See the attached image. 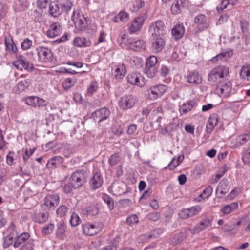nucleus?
<instances>
[{"label":"nucleus","mask_w":250,"mask_h":250,"mask_svg":"<svg viewBox=\"0 0 250 250\" xmlns=\"http://www.w3.org/2000/svg\"><path fill=\"white\" fill-rule=\"evenodd\" d=\"M229 76V68L223 65L212 68L208 75V80L212 83H218L223 79Z\"/></svg>","instance_id":"obj_1"},{"label":"nucleus","mask_w":250,"mask_h":250,"mask_svg":"<svg viewBox=\"0 0 250 250\" xmlns=\"http://www.w3.org/2000/svg\"><path fill=\"white\" fill-rule=\"evenodd\" d=\"M71 20L76 28L78 30L83 31L88 27L87 18L83 16L79 9L73 11Z\"/></svg>","instance_id":"obj_2"},{"label":"nucleus","mask_w":250,"mask_h":250,"mask_svg":"<svg viewBox=\"0 0 250 250\" xmlns=\"http://www.w3.org/2000/svg\"><path fill=\"white\" fill-rule=\"evenodd\" d=\"M167 90V87L162 84H159L149 87L146 92L147 98L154 100L162 96Z\"/></svg>","instance_id":"obj_3"},{"label":"nucleus","mask_w":250,"mask_h":250,"mask_svg":"<svg viewBox=\"0 0 250 250\" xmlns=\"http://www.w3.org/2000/svg\"><path fill=\"white\" fill-rule=\"evenodd\" d=\"M103 225L98 222H85L82 224V232L87 236H93L99 233L103 229Z\"/></svg>","instance_id":"obj_4"},{"label":"nucleus","mask_w":250,"mask_h":250,"mask_svg":"<svg viewBox=\"0 0 250 250\" xmlns=\"http://www.w3.org/2000/svg\"><path fill=\"white\" fill-rule=\"evenodd\" d=\"M150 49L152 53L157 54L161 52L166 45V40L164 36L151 37Z\"/></svg>","instance_id":"obj_5"},{"label":"nucleus","mask_w":250,"mask_h":250,"mask_svg":"<svg viewBox=\"0 0 250 250\" xmlns=\"http://www.w3.org/2000/svg\"><path fill=\"white\" fill-rule=\"evenodd\" d=\"M12 64L17 69L20 70L24 69L31 71L34 69L33 64L28 62L26 58L22 55H17L16 60L13 62Z\"/></svg>","instance_id":"obj_6"},{"label":"nucleus","mask_w":250,"mask_h":250,"mask_svg":"<svg viewBox=\"0 0 250 250\" xmlns=\"http://www.w3.org/2000/svg\"><path fill=\"white\" fill-rule=\"evenodd\" d=\"M70 182L73 184L75 188H78L84 185L86 181L84 172L78 170L74 172L70 178Z\"/></svg>","instance_id":"obj_7"},{"label":"nucleus","mask_w":250,"mask_h":250,"mask_svg":"<svg viewBox=\"0 0 250 250\" xmlns=\"http://www.w3.org/2000/svg\"><path fill=\"white\" fill-rule=\"evenodd\" d=\"M60 201L59 195L57 194H48L44 200V203L42 204V208L46 210L54 209Z\"/></svg>","instance_id":"obj_8"},{"label":"nucleus","mask_w":250,"mask_h":250,"mask_svg":"<svg viewBox=\"0 0 250 250\" xmlns=\"http://www.w3.org/2000/svg\"><path fill=\"white\" fill-rule=\"evenodd\" d=\"M165 28L163 21L158 20L149 25V32L151 34V37L163 36Z\"/></svg>","instance_id":"obj_9"},{"label":"nucleus","mask_w":250,"mask_h":250,"mask_svg":"<svg viewBox=\"0 0 250 250\" xmlns=\"http://www.w3.org/2000/svg\"><path fill=\"white\" fill-rule=\"evenodd\" d=\"M36 50L39 61L47 62L51 60L53 53L50 49L46 47L40 46L37 47Z\"/></svg>","instance_id":"obj_10"},{"label":"nucleus","mask_w":250,"mask_h":250,"mask_svg":"<svg viewBox=\"0 0 250 250\" xmlns=\"http://www.w3.org/2000/svg\"><path fill=\"white\" fill-rule=\"evenodd\" d=\"M146 19L145 15H141L135 18L128 26V31L130 34H134L141 30Z\"/></svg>","instance_id":"obj_11"},{"label":"nucleus","mask_w":250,"mask_h":250,"mask_svg":"<svg viewBox=\"0 0 250 250\" xmlns=\"http://www.w3.org/2000/svg\"><path fill=\"white\" fill-rule=\"evenodd\" d=\"M232 84L229 81L220 83L217 85L216 92L220 97H229L231 92Z\"/></svg>","instance_id":"obj_12"},{"label":"nucleus","mask_w":250,"mask_h":250,"mask_svg":"<svg viewBox=\"0 0 250 250\" xmlns=\"http://www.w3.org/2000/svg\"><path fill=\"white\" fill-rule=\"evenodd\" d=\"M185 78L186 82L193 85L200 84L203 81V79L199 72L196 70H192L187 72Z\"/></svg>","instance_id":"obj_13"},{"label":"nucleus","mask_w":250,"mask_h":250,"mask_svg":"<svg viewBox=\"0 0 250 250\" xmlns=\"http://www.w3.org/2000/svg\"><path fill=\"white\" fill-rule=\"evenodd\" d=\"M135 103L136 99L132 95H125L120 98L119 105L122 109L126 110L132 108Z\"/></svg>","instance_id":"obj_14"},{"label":"nucleus","mask_w":250,"mask_h":250,"mask_svg":"<svg viewBox=\"0 0 250 250\" xmlns=\"http://www.w3.org/2000/svg\"><path fill=\"white\" fill-rule=\"evenodd\" d=\"M26 104L34 108H40L45 106L47 103L44 99L37 96H28L25 99Z\"/></svg>","instance_id":"obj_15"},{"label":"nucleus","mask_w":250,"mask_h":250,"mask_svg":"<svg viewBox=\"0 0 250 250\" xmlns=\"http://www.w3.org/2000/svg\"><path fill=\"white\" fill-rule=\"evenodd\" d=\"M127 82L132 85L143 87L146 83L144 77L138 73H130L127 76Z\"/></svg>","instance_id":"obj_16"},{"label":"nucleus","mask_w":250,"mask_h":250,"mask_svg":"<svg viewBox=\"0 0 250 250\" xmlns=\"http://www.w3.org/2000/svg\"><path fill=\"white\" fill-rule=\"evenodd\" d=\"M112 75L117 80L122 79L126 73L125 65L122 63L115 65L111 70Z\"/></svg>","instance_id":"obj_17"},{"label":"nucleus","mask_w":250,"mask_h":250,"mask_svg":"<svg viewBox=\"0 0 250 250\" xmlns=\"http://www.w3.org/2000/svg\"><path fill=\"white\" fill-rule=\"evenodd\" d=\"M212 219L208 217L203 219L199 223H197L193 228L194 233H199L200 232L207 229L211 226Z\"/></svg>","instance_id":"obj_18"},{"label":"nucleus","mask_w":250,"mask_h":250,"mask_svg":"<svg viewBox=\"0 0 250 250\" xmlns=\"http://www.w3.org/2000/svg\"><path fill=\"white\" fill-rule=\"evenodd\" d=\"M110 115V110L107 108L104 107L95 111L92 116L95 121L100 122L107 119Z\"/></svg>","instance_id":"obj_19"},{"label":"nucleus","mask_w":250,"mask_h":250,"mask_svg":"<svg viewBox=\"0 0 250 250\" xmlns=\"http://www.w3.org/2000/svg\"><path fill=\"white\" fill-rule=\"evenodd\" d=\"M194 23L196 25L198 31L207 29L209 26L207 18L204 14H200L194 18Z\"/></svg>","instance_id":"obj_20"},{"label":"nucleus","mask_w":250,"mask_h":250,"mask_svg":"<svg viewBox=\"0 0 250 250\" xmlns=\"http://www.w3.org/2000/svg\"><path fill=\"white\" fill-rule=\"evenodd\" d=\"M103 183V179L99 172L94 173L89 180V185L92 189H96L101 187Z\"/></svg>","instance_id":"obj_21"},{"label":"nucleus","mask_w":250,"mask_h":250,"mask_svg":"<svg viewBox=\"0 0 250 250\" xmlns=\"http://www.w3.org/2000/svg\"><path fill=\"white\" fill-rule=\"evenodd\" d=\"M128 48L134 51H141L146 48V42L142 39L134 40L132 39L128 46Z\"/></svg>","instance_id":"obj_22"},{"label":"nucleus","mask_w":250,"mask_h":250,"mask_svg":"<svg viewBox=\"0 0 250 250\" xmlns=\"http://www.w3.org/2000/svg\"><path fill=\"white\" fill-rule=\"evenodd\" d=\"M62 30L61 24L59 22H54L50 25L47 31L46 34L47 37L49 38H54L59 35Z\"/></svg>","instance_id":"obj_23"},{"label":"nucleus","mask_w":250,"mask_h":250,"mask_svg":"<svg viewBox=\"0 0 250 250\" xmlns=\"http://www.w3.org/2000/svg\"><path fill=\"white\" fill-rule=\"evenodd\" d=\"M229 190L227 181L225 179L221 180L216 189V193L219 198H222Z\"/></svg>","instance_id":"obj_24"},{"label":"nucleus","mask_w":250,"mask_h":250,"mask_svg":"<svg viewBox=\"0 0 250 250\" xmlns=\"http://www.w3.org/2000/svg\"><path fill=\"white\" fill-rule=\"evenodd\" d=\"M66 228V225L63 222L57 223V229L55 231V235L57 238L62 240L66 237L65 235Z\"/></svg>","instance_id":"obj_25"},{"label":"nucleus","mask_w":250,"mask_h":250,"mask_svg":"<svg viewBox=\"0 0 250 250\" xmlns=\"http://www.w3.org/2000/svg\"><path fill=\"white\" fill-rule=\"evenodd\" d=\"M49 11L50 14L54 17L59 16L62 13L61 2L58 1L51 2L49 5Z\"/></svg>","instance_id":"obj_26"},{"label":"nucleus","mask_w":250,"mask_h":250,"mask_svg":"<svg viewBox=\"0 0 250 250\" xmlns=\"http://www.w3.org/2000/svg\"><path fill=\"white\" fill-rule=\"evenodd\" d=\"M185 29L183 24H176L172 29V35L176 40L182 38L184 35Z\"/></svg>","instance_id":"obj_27"},{"label":"nucleus","mask_w":250,"mask_h":250,"mask_svg":"<svg viewBox=\"0 0 250 250\" xmlns=\"http://www.w3.org/2000/svg\"><path fill=\"white\" fill-rule=\"evenodd\" d=\"M30 234L28 232H23L21 234H17L16 237V240L14 243L13 246L15 248L19 247L21 245L25 243L29 240Z\"/></svg>","instance_id":"obj_28"},{"label":"nucleus","mask_w":250,"mask_h":250,"mask_svg":"<svg viewBox=\"0 0 250 250\" xmlns=\"http://www.w3.org/2000/svg\"><path fill=\"white\" fill-rule=\"evenodd\" d=\"M128 5L132 12H138L145 6V2L143 0H132Z\"/></svg>","instance_id":"obj_29"},{"label":"nucleus","mask_w":250,"mask_h":250,"mask_svg":"<svg viewBox=\"0 0 250 250\" xmlns=\"http://www.w3.org/2000/svg\"><path fill=\"white\" fill-rule=\"evenodd\" d=\"M218 121V118L215 115H212L209 117L206 125V131L208 133H210L212 131Z\"/></svg>","instance_id":"obj_30"},{"label":"nucleus","mask_w":250,"mask_h":250,"mask_svg":"<svg viewBox=\"0 0 250 250\" xmlns=\"http://www.w3.org/2000/svg\"><path fill=\"white\" fill-rule=\"evenodd\" d=\"M74 45L78 47H88L91 45V42L84 38L76 37L73 41Z\"/></svg>","instance_id":"obj_31"},{"label":"nucleus","mask_w":250,"mask_h":250,"mask_svg":"<svg viewBox=\"0 0 250 250\" xmlns=\"http://www.w3.org/2000/svg\"><path fill=\"white\" fill-rule=\"evenodd\" d=\"M194 102L190 101L188 102L184 103L179 107V112L181 115L187 114L189 111L192 110L194 105Z\"/></svg>","instance_id":"obj_32"},{"label":"nucleus","mask_w":250,"mask_h":250,"mask_svg":"<svg viewBox=\"0 0 250 250\" xmlns=\"http://www.w3.org/2000/svg\"><path fill=\"white\" fill-rule=\"evenodd\" d=\"M240 77L244 80L250 81V63L241 67Z\"/></svg>","instance_id":"obj_33"},{"label":"nucleus","mask_w":250,"mask_h":250,"mask_svg":"<svg viewBox=\"0 0 250 250\" xmlns=\"http://www.w3.org/2000/svg\"><path fill=\"white\" fill-rule=\"evenodd\" d=\"M185 0H175L171 7V10L173 14L179 13L184 5Z\"/></svg>","instance_id":"obj_34"},{"label":"nucleus","mask_w":250,"mask_h":250,"mask_svg":"<svg viewBox=\"0 0 250 250\" xmlns=\"http://www.w3.org/2000/svg\"><path fill=\"white\" fill-rule=\"evenodd\" d=\"M187 231L184 230L180 233L174 235L171 239V242L174 245L179 244L187 236Z\"/></svg>","instance_id":"obj_35"},{"label":"nucleus","mask_w":250,"mask_h":250,"mask_svg":"<svg viewBox=\"0 0 250 250\" xmlns=\"http://www.w3.org/2000/svg\"><path fill=\"white\" fill-rule=\"evenodd\" d=\"M238 207L237 202H232L229 204L224 206L221 209V211L224 214H228Z\"/></svg>","instance_id":"obj_36"},{"label":"nucleus","mask_w":250,"mask_h":250,"mask_svg":"<svg viewBox=\"0 0 250 250\" xmlns=\"http://www.w3.org/2000/svg\"><path fill=\"white\" fill-rule=\"evenodd\" d=\"M48 212H40L34 218V221L39 224H43L47 221L49 219Z\"/></svg>","instance_id":"obj_37"},{"label":"nucleus","mask_w":250,"mask_h":250,"mask_svg":"<svg viewBox=\"0 0 250 250\" xmlns=\"http://www.w3.org/2000/svg\"><path fill=\"white\" fill-rule=\"evenodd\" d=\"M144 73L148 78H153L155 77L158 73V69L157 67H145Z\"/></svg>","instance_id":"obj_38"},{"label":"nucleus","mask_w":250,"mask_h":250,"mask_svg":"<svg viewBox=\"0 0 250 250\" xmlns=\"http://www.w3.org/2000/svg\"><path fill=\"white\" fill-rule=\"evenodd\" d=\"M164 110L162 106H159L156 108H153L151 111V113L149 115V119L150 120H153L155 118L161 115H163Z\"/></svg>","instance_id":"obj_39"},{"label":"nucleus","mask_w":250,"mask_h":250,"mask_svg":"<svg viewBox=\"0 0 250 250\" xmlns=\"http://www.w3.org/2000/svg\"><path fill=\"white\" fill-rule=\"evenodd\" d=\"M55 229V224L53 223H49L44 226L41 230V233L45 235L51 234Z\"/></svg>","instance_id":"obj_40"},{"label":"nucleus","mask_w":250,"mask_h":250,"mask_svg":"<svg viewBox=\"0 0 250 250\" xmlns=\"http://www.w3.org/2000/svg\"><path fill=\"white\" fill-rule=\"evenodd\" d=\"M5 44L6 49L11 52L15 53L17 51V48L15 43L10 38H6Z\"/></svg>","instance_id":"obj_41"},{"label":"nucleus","mask_w":250,"mask_h":250,"mask_svg":"<svg viewBox=\"0 0 250 250\" xmlns=\"http://www.w3.org/2000/svg\"><path fill=\"white\" fill-rule=\"evenodd\" d=\"M63 162V158L61 156H55L48 161V164L51 165L52 167H56L62 164Z\"/></svg>","instance_id":"obj_42"},{"label":"nucleus","mask_w":250,"mask_h":250,"mask_svg":"<svg viewBox=\"0 0 250 250\" xmlns=\"http://www.w3.org/2000/svg\"><path fill=\"white\" fill-rule=\"evenodd\" d=\"M132 39L128 38V35L126 34H124L119 40L120 44L123 47H126L128 48V46L129 45V43L131 42Z\"/></svg>","instance_id":"obj_43"},{"label":"nucleus","mask_w":250,"mask_h":250,"mask_svg":"<svg viewBox=\"0 0 250 250\" xmlns=\"http://www.w3.org/2000/svg\"><path fill=\"white\" fill-rule=\"evenodd\" d=\"M157 62V58L154 55H151L146 59L145 66L156 67Z\"/></svg>","instance_id":"obj_44"},{"label":"nucleus","mask_w":250,"mask_h":250,"mask_svg":"<svg viewBox=\"0 0 250 250\" xmlns=\"http://www.w3.org/2000/svg\"><path fill=\"white\" fill-rule=\"evenodd\" d=\"M129 14L125 11H121L114 18V21L117 22L120 20L121 21H126L129 18Z\"/></svg>","instance_id":"obj_45"},{"label":"nucleus","mask_w":250,"mask_h":250,"mask_svg":"<svg viewBox=\"0 0 250 250\" xmlns=\"http://www.w3.org/2000/svg\"><path fill=\"white\" fill-rule=\"evenodd\" d=\"M99 88L98 83L96 81H91L87 89V94L89 95H92L96 92Z\"/></svg>","instance_id":"obj_46"},{"label":"nucleus","mask_w":250,"mask_h":250,"mask_svg":"<svg viewBox=\"0 0 250 250\" xmlns=\"http://www.w3.org/2000/svg\"><path fill=\"white\" fill-rule=\"evenodd\" d=\"M81 222V219L77 213L73 212L71 214L70 219V223L71 226L72 227H76L80 224Z\"/></svg>","instance_id":"obj_47"},{"label":"nucleus","mask_w":250,"mask_h":250,"mask_svg":"<svg viewBox=\"0 0 250 250\" xmlns=\"http://www.w3.org/2000/svg\"><path fill=\"white\" fill-rule=\"evenodd\" d=\"M121 157L119 153H116L110 156L108 160L110 166L113 167L116 165L120 161Z\"/></svg>","instance_id":"obj_48"},{"label":"nucleus","mask_w":250,"mask_h":250,"mask_svg":"<svg viewBox=\"0 0 250 250\" xmlns=\"http://www.w3.org/2000/svg\"><path fill=\"white\" fill-rule=\"evenodd\" d=\"M87 215L94 216L98 214L99 209L97 207L94 205H91L85 208Z\"/></svg>","instance_id":"obj_49"},{"label":"nucleus","mask_w":250,"mask_h":250,"mask_svg":"<svg viewBox=\"0 0 250 250\" xmlns=\"http://www.w3.org/2000/svg\"><path fill=\"white\" fill-rule=\"evenodd\" d=\"M242 159L245 164L249 165L250 164V145L245 149Z\"/></svg>","instance_id":"obj_50"},{"label":"nucleus","mask_w":250,"mask_h":250,"mask_svg":"<svg viewBox=\"0 0 250 250\" xmlns=\"http://www.w3.org/2000/svg\"><path fill=\"white\" fill-rule=\"evenodd\" d=\"M75 79L70 78H66L62 83V86L65 90L70 89L75 84Z\"/></svg>","instance_id":"obj_51"},{"label":"nucleus","mask_w":250,"mask_h":250,"mask_svg":"<svg viewBox=\"0 0 250 250\" xmlns=\"http://www.w3.org/2000/svg\"><path fill=\"white\" fill-rule=\"evenodd\" d=\"M178 215L180 218L183 219L192 217L189 208L182 209L179 211Z\"/></svg>","instance_id":"obj_52"},{"label":"nucleus","mask_w":250,"mask_h":250,"mask_svg":"<svg viewBox=\"0 0 250 250\" xmlns=\"http://www.w3.org/2000/svg\"><path fill=\"white\" fill-rule=\"evenodd\" d=\"M68 211V208L64 205H61L56 210V213L60 217H64Z\"/></svg>","instance_id":"obj_53"},{"label":"nucleus","mask_w":250,"mask_h":250,"mask_svg":"<svg viewBox=\"0 0 250 250\" xmlns=\"http://www.w3.org/2000/svg\"><path fill=\"white\" fill-rule=\"evenodd\" d=\"M30 81L29 79L20 81L18 82L17 86L20 92L23 91L28 87Z\"/></svg>","instance_id":"obj_54"},{"label":"nucleus","mask_w":250,"mask_h":250,"mask_svg":"<svg viewBox=\"0 0 250 250\" xmlns=\"http://www.w3.org/2000/svg\"><path fill=\"white\" fill-rule=\"evenodd\" d=\"M242 145L246 143L250 139V131H246L244 133L238 136Z\"/></svg>","instance_id":"obj_55"},{"label":"nucleus","mask_w":250,"mask_h":250,"mask_svg":"<svg viewBox=\"0 0 250 250\" xmlns=\"http://www.w3.org/2000/svg\"><path fill=\"white\" fill-rule=\"evenodd\" d=\"M123 126L122 125H117L112 126V132L117 136H120L123 133Z\"/></svg>","instance_id":"obj_56"},{"label":"nucleus","mask_w":250,"mask_h":250,"mask_svg":"<svg viewBox=\"0 0 250 250\" xmlns=\"http://www.w3.org/2000/svg\"><path fill=\"white\" fill-rule=\"evenodd\" d=\"M103 200L107 205L110 210L114 208V202L113 199L108 195H104L102 197Z\"/></svg>","instance_id":"obj_57"},{"label":"nucleus","mask_w":250,"mask_h":250,"mask_svg":"<svg viewBox=\"0 0 250 250\" xmlns=\"http://www.w3.org/2000/svg\"><path fill=\"white\" fill-rule=\"evenodd\" d=\"M32 41L28 38L25 39L21 44V48L23 50L30 49L32 46Z\"/></svg>","instance_id":"obj_58"},{"label":"nucleus","mask_w":250,"mask_h":250,"mask_svg":"<svg viewBox=\"0 0 250 250\" xmlns=\"http://www.w3.org/2000/svg\"><path fill=\"white\" fill-rule=\"evenodd\" d=\"M222 58V62L227 61L233 55V52L231 50H229L225 52L219 53Z\"/></svg>","instance_id":"obj_59"},{"label":"nucleus","mask_w":250,"mask_h":250,"mask_svg":"<svg viewBox=\"0 0 250 250\" xmlns=\"http://www.w3.org/2000/svg\"><path fill=\"white\" fill-rule=\"evenodd\" d=\"M213 189L211 186H208L204 190L200 196L203 199H206L211 196Z\"/></svg>","instance_id":"obj_60"},{"label":"nucleus","mask_w":250,"mask_h":250,"mask_svg":"<svg viewBox=\"0 0 250 250\" xmlns=\"http://www.w3.org/2000/svg\"><path fill=\"white\" fill-rule=\"evenodd\" d=\"M164 231L163 229H156L151 231V234L148 235V238H157L160 236Z\"/></svg>","instance_id":"obj_61"},{"label":"nucleus","mask_w":250,"mask_h":250,"mask_svg":"<svg viewBox=\"0 0 250 250\" xmlns=\"http://www.w3.org/2000/svg\"><path fill=\"white\" fill-rule=\"evenodd\" d=\"M242 146V143L239 141L238 136L232 138L230 140V146L231 148H236Z\"/></svg>","instance_id":"obj_62"},{"label":"nucleus","mask_w":250,"mask_h":250,"mask_svg":"<svg viewBox=\"0 0 250 250\" xmlns=\"http://www.w3.org/2000/svg\"><path fill=\"white\" fill-rule=\"evenodd\" d=\"M61 4L62 7V12L63 11L67 12L70 11L72 6V3L68 0H65L63 3H61Z\"/></svg>","instance_id":"obj_63"},{"label":"nucleus","mask_w":250,"mask_h":250,"mask_svg":"<svg viewBox=\"0 0 250 250\" xmlns=\"http://www.w3.org/2000/svg\"><path fill=\"white\" fill-rule=\"evenodd\" d=\"M34 247V240H29L27 243L21 248L20 250H33Z\"/></svg>","instance_id":"obj_64"}]
</instances>
